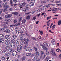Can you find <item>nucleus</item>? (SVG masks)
<instances>
[{"label": "nucleus", "instance_id": "3c124183", "mask_svg": "<svg viewBox=\"0 0 61 61\" xmlns=\"http://www.w3.org/2000/svg\"><path fill=\"white\" fill-rule=\"evenodd\" d=\"M56 9L57 10H61V9L59 8H56Z\"/></svg>", "mask_w": 61, "mask_h": 61}, {"label": "nucleus", "instance_id": "9b49d317", "mask_svg": "<svg viewBox=\"0 0 61 61\" xmlns=\"http://www.w3.org/2000/svg\"><path fill=\"white\" fill-rule=\"evenodd\" d=\"M1 59L2 60H3V61H5V60H6V58H5V57L4 56H2L1 57Z\"/></svg>", "mask_w": 61, "mask_h": 61}, {"label": "nucleus", "instance_id": "69168bd1", "mask_svg": "<svg viewBox=\"0 0 61 61\" xmlns=\"http://www.w3.org/2000/svg\"><path fill=\"white\" fill-rule=\"evenodd\" d=\"M8 19V22H10L11 20L10 19Z\"/></svg>", "mask_w": 61, "mask_h": 61}, {"label": "nucleus", "instance_id": "a211bd4d", "mask_svg": "<svg viewBox=\"0 0 61 61\" xmlns=\"http://www.w3.org/2000/svg\"><path fill=\"white\" fill-rule=\"evenodd\" d=\"M10 45L11 46V47H12L14 48L15 46V45L14 44H12V43H10Z\"/></svg>", "mask_w": 61, "mask_h": 61}, {"label": "nucleus", "instance_id": "4d7b16f0", "mask_svg": "<svg viewBox=\"0 0 61 61\" xmlns=\"http://www.w3.org/2000/svg\"><path fill=\"white\" fill-rule=\"evenodd\" d=\"M17 57L18 58H19V57H20V55H19V54H18L17 55Z\"/></svg>", "mask_w": 61, "mask_h": 61}, {"label": "nucleus", "instance_id": "a878e982", "mask_svg": "<svg viewBox=\"0 0 61 61\" xmlns=\"http://www.w3.org/2000/svg\"><path fill=\"white\" fill-rule=\"evenodd\" d=\"M22 19H23V18L22 17L20 18L19 20V22H20V21H21Z\"/></svg>", "mask_w": 61, "mask_h": 61}, {"label": "nucleus", "instance_id": "09e8293b", "mask_svg": "<svg viewBox=\"0 0 61 61\" xmlns=\"http://www.w3.org/2000/svg\"><path fill=\"white\" fill-rule=\"evenodd\" d=\"M51 18V16H50V17H47V20H48V19H50V18Z\"/></svg>", "mask_w": 61, "mask_h": 61}, {"label": "nucleus", "instance_id": "72a5a7b5", "mask_svg": "<svg viewBox=\"0 0 61 61\" xmlns=\"http://www.w3.org/2000/svg\"><path fill=\"white\" fill-rule=\"evenodd\" d=\"M48 7L47 6H45L43 7V8H45V9L47 8H48Z\"/></svg>", "mask_w": 61, "mask_h": 61}, {"label": "nucleus", "instance_id": "603ef678", "mask_svg": "<svg viewBox=\"0 0 61 61\" xmlns=\"http://www.w3.org/2000/svg\"><path fill=\"white\" fill-rule=\"evenodd\" d=\"M57 5L58 6H61V4H57Z\"/></svg>", "mask_w": 61, "mask_h": 61}, {"label": "nucleus", "instance_id": "6e6d98bb", "mask_svg": "<svg viewBox=\"0 0 61 61\" xmlns=\"http://www.w3.org/2000/svg\"><path fill=\"white\" fill-rule=\"evenodd\" d=\"M42 10V8L39 9L37 11H38V12H39V11H41V10Z\"/></svg>", "mask_w": 61, "mask_h": 61}, {"label": "nucleus", "instance_id": "473e14b6", "mask_svg": "<svg viewBox=\"0 0 61 61\" xmlns=\"http://www.w3.org/2000/svg\"><path fill=\"white\" fill-rule=\"evenodd\" d=\"M19 48H22V46L21 45L18 46L17 48H19Z\"/></svg>", "mask_w": 61, "mask_h": 61}, {"label": "nucleus", "instance_id": "1a4fd4ad", "mask_svg": "<svg viewBox=\"0 0 61 61\" xmlns=\"http://www.w3.org/2000/svg\"><path fill=\"white\" fill-rule=\"evenodd\" d=\"M34 2H31L29 4V5L30 6H34Z\"/></svg>", "mask_w": 61, "mask_h": 61}, {"label": "nucleus", "instance_id": "864d4df0", "mask_svg": "<svg viewBox=\"0 0 61 61\" xmlns=\"http://www.w3.org/2000/svg\"><path fill=\"white\" fill-rule=\"evenodd\" d=\"M26 40V39L25 38H24L23 40V42H24V41H25Z\"/></svg>", "mask_w": 61, "mask_h": 61}, {"label": "nucleus", "instance_id": "20e7f679", "mask_svg": "<svg viewBox=\"0 0 61 61\" xmlns=\"http://www.w3.org/2000/svg\"><path fill=\"white\" fill-rule=\"evenodd\" d=\"M24 44L25 45L23 47V48H24V49H25L27 48V47L28 46V44L27 42L25 41L24 43Z\"/></svg>", "mask_w": 61, "mask_h": 61}, {"label": "nucleus", "instance_id": "6e6552de", "mask_svg": "<svg viewBox=\"0 0 61 61\" xmlns=\"http://www.w3.org/2000/svg\"><path fill=\"white\" fill-rule=\"evenodd\" d=\"M12 16V15L11 14H8L5 16V18H10Z\"/></svg>", "mask_w": 61, "mask_h": 61}, {"label": "nucleus", "instance_id": "4be33fe9", "mask_svg": "<svg viewBox=\"0 0 61 61\" xmlns=\"http://www.w3.org/2000/svg\"><path fill=\"white\" fill-rule=\"evenodd\" d=\"M12 14H13V15H16L18 14V12H12Z\"/></svg>", "mask_w": 61, "mask_h": 61}, {"label": "nucleus", "instance_id": "ddd939ff", "mask_svg": "<svg viewBox=\"0 0 61 61\" xmlns=\"http://www.w3.org/2000/svg\"><path fill=\"white\" fill-rule=\"evenodd\" d=\"M5 37L4 35L3 34H0V39H3Z\"/></svg>", "mask_w": 61, "mask_h": 61}, {"label": "nucleus", "instance_id": "f704fd0d", "mask_svg": "<svg viewBox=\"0 0 61 61\" xmlns=\"http://www.w3.org/2000/svg\"><path fill=\"white\" fill-rule=\"evenodd\" d=\"M30 16L29 15L28 16H27L26 17V19H27L29 20V19H30Z\"/></svg>", "mask_w": 61, "mask_h": 61}, {"label": "nucleus", "instance_id": "774afa93", "mask_svg": "<svg viewBox=\"0 0 61 61\" xmlns=\"http://www.w3.org/2000/svg\"><path fill=\"white\" fill-rule=\"evenodd\" d=\"M43 54H44V51H42V53H41V55H42Z\"/></svg>", "mask_w": 61, "mask_h": 61}, {"label": "nucleus", "instance_id": "cd10ccee", "mask_svg": "<svg viewBox=\"0 0 61 61\" xmlns=\"http://www.w3.org/2000/svg\"><path fill=\"white\" fill-rule=\"evenodd\" d=\"M2 11H3V12H6V11H7V10L6 9H2Z\"/></svg>", "mask_w": 61, "mask_h": 61}, {"label": "nucleus", "instance_id": "6ab92c4d", "mask_svg": "<svg viewBox=\"0 0 61 61\" xmlns=\"http://www.w3.org/2000/svg\"><path fill=\"white\" fill-rule=\"evenodd\" d=\"M11 41L12 42V43L13 44H15V40L12 39L11 40Z\"/></svg>", "mask_w": 61, "mask_h": 61}, {"label": "nucleus", "instance_id": "49530a36", "mask_svg": "<svg viewBox=\"0 0 61 61\" xmlns=\"http://www.w3.org/2000/svg\"><path fill=\"white\" fill-rule=\"evenodd\" d=\"M35 55V54L34 53L32 54V55L30 56V57H32L33 56H34Z\"/></svg>", "mask_w": 61, "mask_h": 61}, {"label": "nucleus", "instance_id": "8fccbe9b", "mask_svg": "<svg viewBox=\"0 0 61 61\" xmlns=\"http://www.w3.org/2000/svg\"><path fill=\"white\" fill-rule=\"evenodd\" d=\"M29 49H30V47H28L26 49V50L27 51H29Z\"/></svg>", "mask_w": 61, "mask_h": 61}, {"label": "nucleus", "instance_id": "4c0bfd02", "mask_svg": "<svg viewBox=\"0 0 61 61\" xmlns=\"http://www.w3.org/2000/svg\"><path fill=\"white\" fill-rule=\"evenodd\" d=\"M36 17L35 16L33 18L32 20L33 21L34 20H35L36 19Z\"/></svg>", "mask_w": 61, "mask_h": 61}, {"label": "nucleus", "instance_id": "b1692460", "mask_svg": "<svg viewBox=\"0 0 61 61\" xmlns=\"http://www.w3.org/2000/svg\"><path fill=\"white\" fill-rule=\"evenodd\" d=\"M5 41L4 40L0 39V43H4V41Z\"/></svg>", "mask_w": 61, "mask_h": 61}, {"label": "nucleus", "instance_id": "2f4dec72", "mask_svg": "<svg viewBox=\"0 0 61 61\" xmlns=\"http://www.w3.org/2000/svg\"><path fill=\"white\" fill-rule=\"evenodd\" d=\"M30 55H31V53H28L26 54V56H30Z\"/></svg>", "mask_w": 61, "mask_h": 61}, {"label": "nucleus", "instance_id": "2eb2a0df", "mask_svg": "<svg viewBox=\"0 0 61 61\" xmlns=\"http://www.w3.org/2000/svg\"><path fill=\"white\" fill-rule=\"evenodd\" d=\"M51 43L52 45H54L56 43V42H55V40L54 39L52 40V41H51Z\"/></svg>", "mask_w": 61, "mask_h": 61}, {"label": "nucleus", "instance_id": "5701e85b", "mask_svg": "<svg viewBox=\"0 0 61 61\" xmlns=\"http://www.w3.org/2000/svg\"><path fill=\"white\" fill-rule=\"evenodd\" d=\"M32 50H33V48L31 47H30L29 50V52H31L32 51Z\"/></svg>", "mask_w": 61, "mask_h": 61}, {"label": "nucleus", "instance_id": "13d9d810", "mask_svg": "<svg viewBox=\"0 0 61 61\" xmlns=\"http://www.w3.org/2000/svg\"><path fill=\"white\" fill-rule=\"evenodd\" d=\"M4 28H1V29H0V30L1 31H3V30H4Z\"/></svg>", "mask_w": 61, "mask_h": 61}, {"label": "nucleus", "instance_id": "052dcab7", "mask_svg": "<svg viewBox=\"0 0 61 61\" xmlns=\"http://www.w3.org/2000/svg\"><path fill=\"white\" fill-rule=\"evenodd\" d=\"M9 10L10 11H11L13 10V9H12V8H10L9 9Z\"/></svg>", "mask_w": 61, "mask_h": 61}, {"label": "nucleus", "instance_id": "0e129e2a", "mask_svg": "<svg viewBox=\"0 0 61 61\" xmlns=\"http://www.w3.org/2000/svg\"><path fill=\"white\" fill-rule=\"evenodd\" d=\"M2 10L1 9L0 10V13H2Z\"/></svg>", "mask_w": 61, "mask_h": 61}, {"label": "nucleus", "instance_id": "412c9836", "mask_svg": "<svg viewBox=\"0 0 61 61\" xmlns=\"http://www.w3.org/2000/svg\"><path fill=\"white\" fill-rule=\"evenodd\" d=\"M5 48L6 50H7V51H9L10 47L8 46H7Z\"/></svg>", "mask_w": 61, "mask_h": 61}, {"label": "nucleus", "instance_id": "5fc2aeb1", "mask_svg": "<svg viewBox=\"0 0 61 61\" xmlns=\"http://www.w3.org/2000/svg\"><path fill=\"white\" fill-rule=\"evenodd\" d=\"M14 22L15 23H16L17 22V20H14Z\"/></svg>", "mask_w": 61, "mask_h": 61}, {"label": "nucleus", "instance_id": "a18cd8bd", "mask_svg": "<svg viewBox=\"0 0 61 61\" xmlns=\"http://www.w3.org/2000/svg\"><path fill=\"white\" fill-rule=\"evenodd\" d=\"M46 55L47 56L48 55H49V52L48 51H47L46 52Z\"/></svg>", "mask_w": 61, "mask_h": 61}, {"label": "nucleus", "instance_id": "338daca9", "mask_svg": "<svg viewBox=\"0 0 61 61\" xmlns=\"http://www.w3.org/2000/svg\"><path fill=\"white\" fill-rule=\"evenodd\" d=\"M20 39L21 40H23V38L22 37H20Z\"/></svg>", "mask_w": 61, "mask_h": 61}, {"label": "nucleus", "instance_id": "9d476101", "mask_svg": "<svg viewBox=\"0 0 61 61\" xmlns=\"http://www.w3.org/2000/svg\"><path fill=\"white\" fill-rule=\"evenodd\" d=\"M35 56H36V57H38V56H39V53L38 51H36V52L35 54Z\"/></svg>", "mask_w": 61, "mask_h": 61}, {"label": "nucleus", "instance_id": "e433bc0d", "mask_svg": "<svg viewBox=\"0 0 61 61\" xmlns=\"http://www.w3.org/2000/svg\"><path fill=\"white\" fill-rule=\"evenodd\" d=\"M37 57H34V59H33V61H35V60H36L37 59Z\"/></svg>", "mask_w": 61, "mask_h": 61}, {"label": "nucleus", "instance_id": "c9c22d12", "mask_svg": "<svg viewBox=\"0 0 61 61\" xmlns=\"http://www.w3.org/2000/svg\"><path fill=\"white\" fill-rule=\"evenodd\" d=\"M10 4L11 5V6H13V1H12V0H11L10 1Z\"/></svg>", "mask_w": 61, "mask_h": 61}, {"label": "nucleus", "instance_id": "a19ab883", "mask_svg": "<svg viewBox=\"0 0 61 61\" xmlns=\"http://www.w3.org/2000/svg\"><path fill=\"white\" fill-rule=\"evenodd\" d=\"M56 51H57V52H59V51H60V49L59 48L57 49L56 50Z\"/></svg>", "mask_w": 61, "mask_h": 61}, {"label": "nucleus", "instance_id": "dca6fc26", "mask_svg": "<svg viewBox=\"0 0 61 61\" xmlns=\"http://www.w3.org/2000/svg\"><path fill=\"white\" fill-rule=\"evenodd\" d=\"M2 52L3 54H6L7 53V51H3Z\"/></svg>", "mask_w": 61, "mask_h": 61}, {"label": "nucleus", "instance_id": "7ed1b4c3", "mask_svg": "<svg viewBox=\"0 0 61 61\" xmlns=\"http://www.w3.org/2000/svg\"><path fill=\"white\" fill-rule=\"evenodd\" d=\"M29 7L28 6H27V5H26V7H25V9H23V10L24 12H26L27 11H28V10H29Z\"/></svg>", "mask_w": 61, "mask_h": 61}, {"label": "nucleus", "instance_id": "de8ad7c7", "mask_svg": "<svg viewBox=\"0 0 61 61\" xmlns=\"http://www.w3.org/2000/svg\"><path fill=\"white\" fill-rule=\"evenodd\" d=\"M31 38L32 39H33V40H36V38H35L34 37H32Z\"/></svg>", "mask_w": 61, "mask_h": 61}, {"label": "nucleus", "instance_id": "f3484780", "mask_svg": "<svg viewBox=\"0 0 61 61\" xmlns=\"http://www.w3.org/2000/svg\"><path fill=\"white\" fill-rule=\"evenodd\" d=\"M22 49V48H19H19H17V50L18 52H20L21 51Z\"/></svg>", "mask_w": 61, "mask_h": 61}, {"label": "nucleus", "instance_id": "e2e57ef3", "mask_svg": "<svg viewBox=\"0 0 61 61\" xmlns=\"http://www.w3.org/2000/svg\"><path fill=\"white\" fill-rule=\"evenodd\" d=\"M5 55L6 56H9V53H6L5 54Z\"/></svg>", "mask_w": 61, "mask_h": 61}, {"label": "nucleus", "instance_id": "c756f323", "mask_svg": "<svg viewBox=\"0 0 61 61\" xmlns=\"http://www.w3.org/2000/svg\"><path fill=\"white\" fill-rule=\"evenodd\" d=\"M26 20L25 19H24L22 21V22L23 23H25Z\"/></svg>", "mask_w": 61, "mask_h": 61}, {"label": "nucleus", "instance_id": "f8f14e48", "mask_svg": "<svg viewBox=\"0 0 61 61\" xmlns=\"http://www.w3.org/2000/svg\"><path fill=\"white\" fill-rule=\"evenodd\" d=\"M5 45H8L10 44V41H7L5 42Z\"/></svg>", "mask_w": 61, "mask_h": 61}, {"label": "nucleus", "instance_id": "423d86ee", "mask_svg": "<svg viewBox=\"0 0 61 61\" xmlns=\"http://www.w3.org/2000/svg\"><path fill=\"white\" fill-rule=\"evenodd\" d=\"M2 5L3 6H4V8H5V9H7V8H8L9 7V5H5L4 4H2Z\"/></svg>", "mask_w": 61, "mask_h": 61}, {"label": "nucleus", "instance_id": "37998d69", "mask_svg": "<svg viewBox=\"0 0 61 61\" xmlns=\"http://www.w3.org/2000/svg\"><path fill=\"white\" fill-rule=\"evenodd\" d=\"M46 2L45 1H41V4H44V3H46Z\"/></svg>", "mask_w": 61, "mask_h": 61}, {"label": "nucleus", "instance_id": "39448f33", "mask_svg": "<svg viewBox=\"0 0 61 61\" xmlns=\"http://www.w3.org/2000/svg\"><path fill=\"white\" fill-rule=\"evenodd\" d=\"M51 54L53 55V56H56V53L54 52V50L53 49H51L50 51Z\"/></svg>", "mask_w": 61, "mask_h": 61}, {"label": "nucleus", "instance_id": "0eeeda50", "mask_svg": "<svg viewBox=\"0 0 61 61\" xmlns=\"http://www.w3.org/2000/svg\"><path fill=\"white\" fill-rule=\"evenodd\" d=\"M12 54L13 56H15L17 55V52L15 51H14L13 52Z\"/></svg>", "mask_w": 61, "mask_h": 61}, {"label": "nucleus", "instance_id": "bb28decb", "mask_svg": "<svg viewBox=\"0 0 61 61\" xmlns=\"http://www.w3.org/2000/svg\"><path fill=\"white\" fill-rule=\"evenodd\" d=\"M19 6L20 8H23V6L21 4H19Z\"/></svg>", "mask_w": 61, "mask_h": 61}, {"label": "nucleus", "instance_id": "393cba45", "mask_svg": "<svg viewBox=\"0 0 61 61\" xmlns=\"http://www.w3.org/2000/svg\"><path fill=\"white\" fill-rule=\"evenodd\" d=\"M16 43L17 44H18L19 43V40L18 39L16 41Z\"/></svg>", "mask_w": 61, "mask_h": 61}, {"label": "nucleus", "instance_id": "aec40b11", "mask_svg": "<svg viewBox=\"0 0 61 61\" xmlns=\"http://www.w3.org/2000/svg\"><path fill=\"white\" fill-rule=\"evenodd\" d=\"M12 37H13V38H14L15 39L17 37V36H16V35L14 34L13 35Z\"/></svg>", "mask_w": 61, "mask_h": 61}, {"label": "nucleus", "instance_id": "79ce46f5", "mask_svg": "<svg viewBox=\"0 0 61 61\" xmlns=\"http://www.w3.org/2000/svg\"><path fill=\"white\" fill-rule=\"evenodd\" d=\"M39 32L41 34V35H43V32L42 31H40Z\"/></svg>", "mask_w": 61, "mask_h": 61}, {"label": "nucleus", "instance_id": "c85d7f7f", "mask_svg": "<svg viewBox=\"0 0 61 61\" xmlns=\"http://www.w3.org/2000/svg\"><path fill=\"white\" fill-rule=\"evenodd\" d=\"M16 32L17 33H18V34H19V33H20V31L19 30H17L16 31Z\"/></svg>", "mask_w": 61, "mask_h": 61}, {"label": "nucleus", "instance_id": "f03ea898", "mask_svg": "<svg viewBox=\"0 0 61 61\" xmlns=\"http://www.w3.org/2000/svg\"><path fill=\"white\" fill-rule=\"evenodd\" d=\"M11 37H10V35H7L5 36V41H7V40L10 41L11 39Z\"/></svg>", "mask_w": 61, "mask_h": 61}, {"label": "nucleus", "instance_id": "f257e3e1", "mask_svg": "<svg viewBox=\"0 0 61 61\" xmlns=\"http://www.w3.org/2000/svg\"><path fill=\"white\" fill-rule=\"evenodd\" d=\"M43 44L44 46L43 45L41 44H40V45L44 49H45V50L46 51H47L48 49L46 46H49V44L48 43L45 42L43 43ZM45 46H46V47H45Z\"/></svg>", "mask_w": 61, "mask_h": 61}, {"label": "nucleus", "instance_id": "c03bdc74", "mask_svg": "<svg viewBox=\"0 0 61 61\" xmlns=\"http://www.w3.org/2000/svg\"><path fill=\"white\" fill-rule=\"evenodd\" d=\"M22 5L23 6H25V5H26V3L25 2H24L22 3Z\"/></svg>", "mask_w": 61, "mask_h": 61}, {"label": "nucleus", "instance_id": "58836bf2", "mask_svg": "<svg viewBox=\"0 0 61 61\" xmlns=\"http://www.w3.org/2000/svg\"><path fill=\"white\" fill-rule=\"evenodd\" d=\"M58 25H60L61 24V20H60L58 22Z\"/></svg>", "mask_w": 61, "mask_h": 61}, {"label": "nucleus", "instance_id": "4468645a", "mask_svg": "<svg viewBox=\"0 0 61 61\" xmlns=\"http://www.w3.org/2000/svg\"><path fill=\"white\" fill-rule=\"evenodd\" d=\"M4 32L7 33H10V30L9 29H7L5 30Z\"/></svg>", "mask_w": 61, "mask_h": 61}, {"label": "nucleus", "instance_id": "7c9ffc66", "mask_svg": "<svg viewBox=\"0 0 61 61\" xmlns=\"http://www.w3.org/2000/svg\"><path fill=\"white\" fill-rule=\"evenodd\" d=\"M34 49L35 51H37V48L36 47H34Z\"/></svg>", "mask_w": 61, "mask_h": 61}, {"label": "nucleus", "instance_id": "ea45409f", "mask_svg": "<svg viewBox=\"0 0 61 61\" xmlns=\"http://www.w3.org/2000/svg\"><path fill=\"white\" fill-rule=\"evenodd\" d=\"M25 56H23L22 58V60H25Z\"/></svg>", "mask_w": 61, "mask_h": 61}, {"label": "nucleus", "instance_id": "680f3d73", "mask_svg": "<svg viewBox=\"0 0 61 61\" xmlns=\"http://www.w3.org/2000/svg\"><path fill=\"white\" fill-rule=\"evenodd\" d=\"M14 6H16L17 5V4H14Z\"/></svg>", "mask_w": 61, "mask_h": 61}, {"label": "nucleus", "instance_id": "bf43d9fd", "mask_svg": "<svg viewBox=\"0 0 61 61\" xmlns=\"http://www.w3.org/2000/svg\"><path fill=\"white\" fill-rule=\"evenodd\" d=\"M56 3H60V1H57L56 2Z\"/></svg>", "mask_w": 61, "mask_h": 61}]
</instances>
